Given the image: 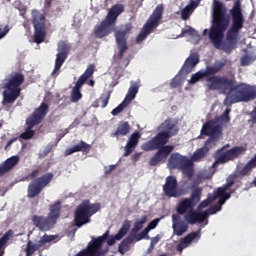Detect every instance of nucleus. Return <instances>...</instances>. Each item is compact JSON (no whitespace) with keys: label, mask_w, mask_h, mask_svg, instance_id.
Wrapping results in <instances>:
<instances>
[{"label":"nucleus","mask_w":256,"mask_h":256,"mask_svg":"<svg viewBox=\"0 0 256 256\" xmlns=\"http://www.w3.org/2000/svg\"><path fill=\"white\" fill-rule=\"evenodd\" d=\"M231 25L229 27V17L227 16V8L222 2L214 0L213 25L209 31V39L215 49H222L224 53H233L237 49L239 37L243 27H245V16L241 8V1L236 0L230 10ZM228 29V30H227ZM226 41L223 42V37Z\"/></svg>","instance_id":"nucleus-1"},{"label":"nucleus","mask_w":256,"mask_h":256,"mask_svg":"<svg viewBox=\"0 0 256 256\" xmlns=\"http://www.w3.org/2000/svg\"><path fill=\"white\" fill-rule=\"evenodd\" d=\"M221 71V66H207L203 70L207 87L210 91H221L226 95L224 105L231 107L234 103H247L256 99V88L240 82L237 84L235 78H227V76H215Z\"/></svg>","instance_id":"nucleus-2"},{"label":"nucleus","mask_w":256,"mask_h":256,"mask_svg":"<svg viewBox=\"0 0 256 256\" xmlns=\"http://www.w3.org/2000/svg\"><path fill=\"white\" fill-rule=\"evenodd\" d=\"M238 188H235L233 181L226 180V183L220 187V191H223L222 195L218 196V203L211 206L204 212H197V211H188L184 215V221L189 225H195V223H203L209 215H215V213H219L222 209V205H225V202L228 199H231V195L237 192Z\"/></svg>","instance_id":"nucleus-3"},{"label":"nucleus","mask_w":256,"mask_h":256,"mask_svg":"<svg viewBox=\"0 0 256 256\" xmlns=\"http://www.w3.org/2000/svg\"><path fill=\"white\" fill-rule=\"evenodd\" d=\"M167 143H169L167 133L159 132L151 140L141 145L142 151H156V149H158L149 161L151 167H155L159 165V163L167 161V158L171 155L173 149H175V146L167 145Z\"/></svg>","instance_id":"nucleus-4"},{"label":"nucleus","mask_w":256,"mask_h":256,"mask_svg":"<svg viewBox=\"0 0 256 256\" xmlns=\"http://www.w3.org/2000/svg\"><path fill=\"white\" fill-rule=\"evenodd\" d=\"M25 83V76L21 73H15L4 85L2 105H12L16 99L21 96V85Z\"/></svg>","instance_id":"nucleus-5"},{"label":"nucleus","mask_w":256,"mask_h":256,"mask_svg":"<svg viewBox=\"0 0 256 256\" xmlns=\"http://www.w3.org/2000/svg\"><path fill=\"white\" fill-rule=\"evenodd\" d=\"M101 209V204H91L89 200H84L80 205L77 206L74 214V225L81 229L83 225L91 223V217L95 215Z\"/></svg>","instance_id":"nucleus-6"},{"label":"nucleus","mask_w":256,"mask_h":256,"mask_svg":"<svg viewBox=\"0 0 256 256\" xmlns=\"http://www.w3.org/2000/svg\"><path fill=\"white\" fill-rule=\"evenodd\" d=\"M163 11V4H159L158 6H156L153 13L150 15L147 22L143 26L141 33L137 36L136 43H141V41H145L151 31H153L155 27H159V21L163 19Z\"/></svg>","instance_id":"nucleus-7"},{"label":"nucleus","mask_w":256,"mask_h":256,"mask_svg":"<svg viewBox=\"0 0 256 256\" xmlns=\"http://www.w3.org/2000/svg\"><path fill=\"white\" fill-rule=\"evenodd\" d=\"M227 147H229V144L217 150L215 163L223 165L229 163V161H235V159H239L241 155H245L247 152V147L245 146H235L230 150H226Z\"/></svg>","instance_id":"nucleus-8"},{"label":"nucleus","mask_w":256,"mask_h":256,"mask_svg":"<svg viewBox=\"0 0 256 256\" xmlns=\"http://www.w3.org/2000/svg\"><path fill=\"white\" fill-rule=\"evenodd\" d=\"M53 177V173L49 172L30 182L27 188L28 199H35V197L41 195V191L53 181Z\"/></svg>","instance_id":"nucleus-9"},{"label":"nucleus","mask_w":256,"mask_h":256,"mask_svg":"<svg viewBox=\"0 0 256 256\" xmlns=\"http://www.w3.org/2000/svg\"><path fill=\"white\" fill-rule=\"evenodd\" d=\"M202 195L203 188H196L192 190L189 198H184L179 202L176 208L178 215H185L189 209V211H195L193 210V207L201 201Z\"/></svg>","instance_id":"nucleus-10"},{"label":"nucleus","mask_w":256,"mask_h":256,"mask_svg":"<svg viewBox=\"0 0 256 256\" xmlns=\"http://www.w3.org/2000/svg\"><path fill=\"white\" fill-rule=\"evenodd\" d=\"M256 167V155L248 161V163L242 168H237L235 172L230 174L226 181H232L235 189H240V187H243V182H241V179L245 177L246 175H251V171L255 169Z\"/></svg>","instance_id":"nucleus-11"},{"label":"nucleus","mask_w":256,"mask_h":256,"mask_svg":"<svg viewBox=\"0 0 256 256\" xmlns=\"http://www.w3.org/2000/svg\"><path fill=\"white\" fill-rule=\"evenodd\" d=\"M200 135H205L209 137L206 141V145H216L219 143V139H221V135H223V130L221 126L215 125V122L208 121L206 122L201 129Z\"/></svg>","instance_id":"nucleus-12"},{"label":"nucleus","mask_w":256,"mask_h":256,"mask_svg":"<svg viewBox=\"0 0 256 256\" xmlns=\"http://www.w3.org/2000/svg\"><path fill=\"white\" fill-rule=\"evenodd\" d=\"M94 73H95V65L91 64L87 67L85 72L78 78L71 93L72 103H77V101L81 100V98L83 97V94H81V89H83V85L87 83V80L90 79V77H93Z\"/></svg>","instance_id":"nucleus-13"},{"label":"nucleus","mask_w":256,"mask_h":256,"mask_svg":"<svg viewBox=\"0 0 256 256\" xmlns=\"http://www.w3.org/2000/svg\"><path fill=\"white\" fill-rule=\"evenodd\" d=\"M131 29H133V26L131 25V23H128L125 24L124 30H116L114 33L120 59H123L125 52L127 51V49H129V46H127V35L131 33Z\"/></svg>","instance_id":"nucleus-14"},{"label":"nucleus","mask_w":256,"mask_h":256,"mask_svg":"<svg viewBox=\"0 0 256 256\" xmlns=\"http://www.w3.org/2000/svg\"><path fill=\"white\" fill-rule=\"evenodd\" d=\"M58 53L56 54L55 66L52 71V76L59 75V70L63 67V63L67 61L69 57V51H71V45L65 43V41H60L57 48Z\"/></svg>","instance_id":"nucleus-15"},{"label":"nucleus","mask_w":256,"mask_h":256,"mask_svg":"<svg viewBox=\"0 0 256 256\" xmlns=\"http://www.w3.org/2000/svg\"><path fill=\"white\" fill-rule=\"evenodd\" d=\"M163 193L166 197H174L175 199L185 195L181 190H179V183L177 182V177L168 176L166 177L165 184L162 186Z\"/></svg>","instance_id":"nucleus-16"},{"label":"nucleus","mask_w":256,"mask_h":256,"mask_svg":"<svg viewBox=\"0 0 256 256\" xmlns=\"http://www.w3.org/2000/svg\"><path fill=\"white\" fill-rule=\"evenodd\" d=\"M34 25V43L37 45H41L43 41H45V37L47 36L46 28H45V16L40 15L36 16L33 19Z\"/></svg>","instance_id":"nucleus-17"},{"label":"nucleus","mask_w":256,"mask_h":256,"mask_svg":"<svg viewBox=\"0 0 256 256\" xmlns=\"http://www.w3.org/2000/svg\"><path fill=\"white\" fill-rule=\"evenodd\" d=\"M49 113V104L42 102L38 108H36L31 115V117L27 118L30 121V125H39L47 114Z\"/></svg>","instance_id":"nucleus-18"},{"label":"nucleus","mask_w":256,"mask_h":256,"mask_svg":"<svg viewBox=\"0 0 256 256\" xmlns=\"http://www.w3.org/2000/svg\"><path fill=\"white\" fill-rule=\"evenodd\" d=\"M199 239H201V231L189 233L184 238L180 239L179 244L176 246V251L181 255V253H183V249H187V247H189V245L194 241L197 243Z\"/></svg>","instance_id":"nucleus-19"},{"label":"nucleus","mask_w":256,"mask_h":256,"mask_svg":"<svg viewBox=\"0 0 256 256\" xmlns=\"http://www.w3.org/2000/svg\"><path fill=\"white\" fill-rule=\"evenodd\" d=\"M172 223L173 233L174 235H177V237H181L184 233H187V231L189 230V224L183 221L179 214L172 215Z\"/></svg>","instance_id":"nucleus-20"},{"label":"nucleus","mask_w":256,"mask_h":256,"mask_svg":"<svg viewBox=\"0 0 256 256\" xmlns=\"http://www.w3.org/2000/svg\"><path fill=\"white\" fill-rule=\"evenodd\" d=\"M197 63H199V54L194 53L191 54L184 62L181 70L179 71L180 75H189L193 68L196 67Z\"/></svg>","instance_id":"nucleus-21"},{"label":"nucleus","mask_w":256,"mask_h":256,"mask_svg":"<svg viewBox=\"0 0 256 256\" xmlns=\"http://www.w3.org/2000/svg\"><path fill=\"white\" fill-rule=\"evenodd\" d=\"M189 159L179 153L171 154L168 163L171 166V169H181L186 167L189 163Z\"/></svg>","instance_id":"nucleus-22"},{"label":"nucleus","mask_w":256,"mask_h":256,"mask_svg":"<svg viewBox=\"0 0 256 256\" xmlns=\"http://www.w3.org/2000/svg\"><path fill=\"white\" fill-rule=\"evenodd\" d=\"M32 223L39 231H49L53 228V224L49 218L44 216L34 215L32 217Z\"/></svg>","instance_id":"nucleus-23"},{"label":"nucleus","mask_w":256,"mask_h":256,"mask_svg":"<svg viewBox=\"0 0 256 256\" xmlns=\"http://www.w3.org/2000/svg\"><path fill=\"white\" fill-rule=\"evenodd\" d=\"M161 127L163 129L162 133H166L168 139L171 137H175L177 133H179V127L177 126V122L173 121V119L168 118L162 124Z\"/></svg>","instance_id":"nucleus-24"},{"label":"nucleus","mask_w":256,"mask_h":256,"mask_svg":"<svg viewBox=\"0 0 256 256\" xmlns=\"http://www.w3.org/2000/svg\"><path fill=\"white\" fill-rule=\"evenodd\" d=\"M89 151H91V145L81 140L78 144L74 145L73 147L67 148L64 152V156L69 157V155H73V153H79V152L87 155Z\"/></svg>","instance_id":"nucleus-25"},{"label":"nucleus","mask_w":256,"mask_h":256,"mask_svg":"<svg viewBox=\"0 0 256 256\" xmlns=\"http://www.w3.org/2000/svg\"><path fill=\"white\" fill-rule=\"evenodd\" d=\"M139 139H141V134L139 132H134L131 134L126 146L124 157H129L133 151H135V147L139 145Z\"/></svg>","instance_id":"nucleus-26"},{"label":"nucleus","mask_w":256,"mask_h":256,"mask_svg":"<svg viewBox=\"0 0 256 256\" xmlns=\"http://www.w3.org/2000/svg\"><path fill=\"white\" fill-rule=\"evenodd\" d=\"M111 25L113 24L108 19L101 22V24L94 30L98 39H103V37H107V35L112 33L113 29H111Z\"/></svg>","instance_id":"nucleus-27"},{"label":"nucleus","mask_w":256,"mask_h":256,"mask_svg":"<svg viewBox=\"0 0 256 256\" xmlns=\"http://www.w3.org/2000/svg\"><path fill=\"white\" fill-rule=\"evenodd\" d=\"M19 156L15 155L8 159H6L1 165H0V177H3L5 173H9L15 165L19 163Z\"/></svg>","instance_id":"nucleus-28"},{"label":"nucleus","mask_w":256,"mask_h":256,"mask_svg":"<svg viewBox=\"0 0 256 256\" xmlns=\"http://www.w3.org/2000/svg\"><path fill=\"white\" fill-rule=\"evenodd\" d=\"M49 213L47 218L50 220L52 225L57 223V219L61 217V201H57L56 203L52 204L49 208Z\"/></svg>","instance_id":"nucleus-29"},{"label":"nucleus","mask_w":256,"mask_h":256,"mask_svg":"<svg viewBox=\"0 0 256 256\" xmlns=\"http://www.w3.org/2000/svg\"><path fill=\"white\" fill-rule=\"evenodd\" d=\"M124 8L121 4H116L111 7V9L108 12V15L106 16V19L112 24L115 25L117 18L123 13Z\"/></svg>","instance_id":"nucleus-30"},{"label":"nucleus","mask_w":256,"mask_h":256,"mask_svg":"<svg viewBox=\"0 0 256 256\" xmlns=\"http://www.w3.org/2000/svg\"><path fill=\"white\" fill-rule=\"evenodd\" d=\"M137 93H139V83L131 81L130 82V87L128 89V92L124 98V101L130 105L131 101L137 97Z\"/></svg>","instance_id":"nucleus-31"},{"label":"nucleus","mask_w":256,"mask_h":256,"mask_svg":"<svg viewBox=\"0 0 256 256\" xmlns=\"http://www.w3.org/2000/svg\"><path fill=\"white\" fill-rule=\"evenodd\" d=\"M130 131L131 125H129V122L121 121L114 132V137H125V135H129Z\"/></svg>","instance_id":"nucleus-32"},{"label":"nucleus","mask_w":256,"mask_h":256,"mask_svg":"<svg viewBox=\"0 0 256 256\" xmlns=\"http://www.w3.org/2000/svg\"><path fill=\"white\" fill-rule=\"evenodd\" d=\"M213 147H216V145H207V142H205L204 147L196 150L194 152V161H199V159H203L209 153V149H213Z\"/></svg>","instance_id":"nucleus-33"},{"label":"nucleus","mask_w":256,"mask_h":256,"mask_svg":"<svg viewBox=\"0 0 256 256\" xmlns=\"http://www.w3.org/2000/svg\"><path fill=\"white\" fill-rule=\"evenodd\" d=\"M26 125H28L26 130L22 134H20V139H24L25 141L29 139H33V137H35V130H33V127L37 126V125L31 126V120H28V119H26Z\"/></svg>","instance_id":"nucleus-34"},{"label":"nucleus","mask_w":256,"mask_h":256,"mask_svg":"<svg viewBox=\"0 0 256 256\" xmlns=\"http://www.w3.org/2000/svg\"><path fill=\"white\" fill-rule=\"evenodd\" d=\"M129 229H131V221L126 220L123 223L120 230L118 231V233L116 234L117 241H121V239H123V237H125L126 233H129Z\"/></svg>","instance_id":"nucleus-35"},{"label":"nucleus","mask_w":256,"mask_h":256,"mask_svg":"<svg viewBox=\"0 0 256 256\" xmlns=\"http://www.w3.org/2000/svg\"><path fill=\"white\" fill-rule=\"evenodd\" d=\"M39 249H41L39 242L35 244L33 241L29 240L25 248L26 256H32L36 251H39Z\"/></svg>","instance_id":"nucleus-36"},{"label":"nucleus","mask_w":256,"mask_h":256,"mask_svg":"<svg viewBox=\"0 0 256 256\" xmlns=\"http://www.w3.org/2000/svg\"><path fill=\"white\" fill-rule=\"evenodd\" d=\"M13 237V230H8L1 238H0V256H3V249L7 245V242Z\"/></svg>","instance_id":"nucleus-37"},{"label":"nucleus","mask_w":256,"mask_h":256,"mask_svg":"<svg viewBox=\"0 0 256 256\" xmlns=\"http://www.w3.org/2000/svg\"><path fill=\"white\" fill-rule=\"evenodd\" d=\"M133 236H127L121 244L118 246V251L121 253V255H125V251H127L129 245L133 243Z\"/></svg>","instance_id":"nucleus-38"},{"label":"nucleus","mask_w":256,"mask_h":256,"mask_svg":"<svg viewBox=\"0 0 256 256\" xmlns=\"http://www.w3.org/2000/svg\"><path fill=\"white\" fill-rule=\"evenodd\" d=\"M193 165V162H191V160L188 162V165L186 166H182L180 171H182L184 173V175L187 176L188 178V183L193 181V167L191 166Z\"/></svg>","instance_id":"nucleus-39"},{"label":"nucleus","mask_w":256,"mask_h":256,"mask_svg":"<svg viewBox=\"0 0 256 256\" xmlns=\"http://www.w3.org/2000/svg\"><path fill=\"white\" fill-rule=\"evenodd\" d=\"M110 99H111V91H108L107 93L102 94L98 98L97 103L100 104V107H102V109H105V107H107V105H109Z\"/></svg>","instance_id":"nucleus-40"},{"label":"nucleus","mask_w":256,"mask_h":256,"mask_svg":"<svg viewBox=\"0 0 256 256\" xmlns=\"http://www.w3.org/2000/svg\"><path fill=\"white\" fill-rule=\"evenodd\" d=\"M147 223V216H142L140 220H137L134 223V226L132 228V233H139L140 230L143 229V225Z\"/></svg>","instance_id":"nucleus-41"},{"label":"nucleus","mask_w":256,"mask_h":256,"mask_svg":"<svg viewBox=\"0 0 256 256\" xmlns=\"http://www.w3.org/2000/svg\"><path fill=\"white\" fill-rule=\"evenodd\" d=\"M205 77H206V76H205L203 70H200V71L196 72L195 74H193V75L191 76V79H190V81H189V84H190V85H195V83L201 81V79H205Z\"/></svg>","instance_id":"nucleus-42"},{"label":"nucleus","mask_w":256,"mask_h":256,"mask_svg":"<svg viewBox=\"0 0 256 256\" xmlns=\"http://www.w3.org/2000/svg\"><path fill=\"white\" fill-rule=\"evenodd\" d=\"M55 239H57V235L44 234L38 243L40 244V247H43L45 243H51V241H55Z\"/></svg>","instance_id":"nucleus-43"},{"label":"nucleus","mask_w":256,"mask_h":256,"mask_svg":"<svg viewBox=\"0 0 256 256\" xmlns=\"http://www.w3.org/2000/svg\"><path fill=\"white\" fill-rule=\"evenodd\" d=\"M223 195V190H220L218 187L213 194H209L206 200L211 204L215 202L216 199H219V196Z\"/></svg>","instance_id":"nucleus-44"},{"label":"nucleus","mask_w":256,"mask_h":256,"mask_svg":"<svg viewBox=\"0 0 256 256\" xmlns=\"http://www.w3.org/2000/svg\"><path fill=\"white\" fill-rule=\"evenodd\" d=\"M181 85H183V77H181V75H176L170 83V87H172V89H177V87H181Z\"/></svg>","instance_id":"nucleus-45"},{"label":"nucleus","mask_w":256,"mask_h":256,"mask_svg":"<svg viewBox=\"0 0 256 256\" xmlns=\"http://www.w3.org/2000/svg\"><path fill=\"white\" fill-rule=\"evenodd\" d=\"M126 107H129V104H127L124 100L121 104H119L116 108H114L111 112V114L115 117L119 115V113H122Z\"/></svg>","instance_id":"nucleus-46"},{"label":"nucleus","mask_w":256,"mask_h":256,"mask_svg":"<svg viewBox=\"0 0 256 256\" xmlns=\"http://www.w3.org/2000/svg\"><path fill=\"white\" fill-rule=\"evenodd\" d=\"M229 113H231V109L227 108L221 116H219L218 121L219 123H229L231 121V117L229 116Z\"/></svg>","instance_id":"nucleus-47"},{"label":"nucleus","mask_w":256,"mask_h":256,"mask_svg":"<svg viewBox=\"0 0 256 256\" xmlns=\"http://www.w3.org/2000/svg\"><path fill=\"white\" fill-rule=\"evenodd\" d=\"M185 35H190V37H199V32L189 26L187 29L182 30L181 37H185Z\"/></svg>","instance_id":"nucleus-48"},{"label":"nucleus","mask_w":256,"mask_h":256,"mask_svg":"<svg viewBox=\"0 0 256 256\" xmlns=\"http://www.w3.org/2000/svg\"><path fill=\"white\" fill-rule=\"evenodd\" d=\"M189 178L184 182V185H186L187 189H199V181H197L195 178H192V181L188 182Z\"/></svg>","instance_id":"nucleus-49"},{"label":"nucleus","mask_w":256,"mask_h":256,"mask_svg":"<svg viewBox=\"0 0 256 256\" xmlns=\"http://www.w3.org/2000/svg\"><path fill=\"white\" fill-rule=\"evenodd\" d=\"M193 12V10H191V6H186L182 12H181V17L184 21H187V19H189V17H191V13Z\"/></svg>","instance_id":"nucleus-50"},{"label":"nucleus","mask_w":256,"mask_h":256,"mask_svg":"<svg viewBox=\"0 0 256 256\" xmlns=\"http://www.w3.org/2000/svg\"><path fill=\"white\" fill-rule=\"evenodd\" d=\"M159 224V218H156L154 220H152L148 226L146 227L149 231H151V229H155V227H157V225Z\"/></svg>","instance_id":"nucleus-51"},{"label":"nucleus","mask_w":256,"mask_h":256,"mask_svg":"<svg viewBox=\"0 0 256 256\" xmlns=\"http://www.w3.org/2000/svg\"><path fill=\"white\" fill-rule=\"evenodd\" d=\"M241 65H243V67H247V65H251V58L249 56H243L241 59Z\"/></svg>","instance_id":"nucleus-52"},{"label":"nucleus","mask_w":256,"mask_h":256,"mask_svg":"<svg viewBox=\"0 0 256 256\" xmlns=\"http://www.w3.org/2000/svg\"><path fill=\"white\" fill-rule=\"evenodd\" d=\"M211 204L209 203V200L205 199L198 205V211H201L205 209L206 207H209Z\"/></svg>","instance_id":"nucleus-53"},{"label":"nucleus","mask_w":256,"mask_h":256,"mask_svg":"<svg viewBox=\"0 0 256 256\" xmlns=\"http://www.w3.org/2000/svg\"><path fill=\"white\" fill-rule=\"evenodd\" d=\"M35 177H39V169L33 170L27 177L26 180L35 179Z\"/></svg>","instance_id":"nucleus-54"},{"label":"nucleus","mask_w":256,"mask_h":256,"mask_svg":"<svg viewBox=\"0 0 256 256\" xmlns=\"http://www.w3.org/2000/svg\"><path fill=\"white\" fill-rule=\"evenodd\" d=\"M7 33H9V26H5L4 29L0 27V39H3Z\"/></svg>","instance_id":"nucleus-55"},{"label":"nucleus","mask_w":256,"mask_h":256,"mask_svg":"<svg viewBox=\"0 0 256 256\" xmlns=\"http://www.w3.org/2000/svg\"><path fill=\"white\" fill-rule=\"evenodd\" d=\"M116 165H110L109 167H105V175H111V172L115 171Z\"/></svg>","instance_id":"nucleus-56"},{"label":"nucleus","mask_w":256,"mask_h":256,"mask_svg":"<svg viewBox=\"0 0 256 256\" xmlns=\"http://www.w3.org/2000/svg\"><path fill=\"white\" fill-rule=\"evenodd\" d=\"M199 3H201V1H199V0H192L191 2H190V5H187V7H191V11H193V9H195L196 7H198L199 6Z\"/></svg>","instance_id":"nucleus-57"},{"label":"nucleus","mask_w":256,"mask_h":256,"mask_svg":"<svg viewBox=\"0 0 256 256\" xmlns=\"http://www.w3.org/2000/svg\"><path fill=\"white\" fill-rule=\"evenodd\" d=\"M107 243L109 245V247H111L112 245H115V242L117 241V234L114 237L111 238H107Z\"/></svg>","instance_id":"nucleus-58"},{"label":"nucleus","mask_w":256,"mask_h":256,"mask_svg":"<svg viewBox=\"0 0 256 256\" xmlns=\"http://www.w3.org/2000/svg\"><path fill=\"white\" fill-rule=\"evenodd\" d=\"M160 240H161V236L157 235V236L151 238L150 244L155 246L159 243Z\"/></svg>","instance_id":"nucleus-59"},{"label":"nucleus","mask_w":256,"mask_h":256,"mask_svg":"<svg viewBox=\"0 0 256 256\" xmlns=\"http://www.w3.org/2000/svg\"><path fill=\"white\" fill-rule=\"evenodd\" d=\"M141 236L144 238V239H149V230L147 228H145L144 230H142L140 232Z\"/></svg>","instance_id":"nucleus-60"},{"label":"nucleus","mask_w":256,"mask_h":256,"mask_svg":"<svg viewBox=\"0 0 256 256\" xmlns=\"http://www.w3.org/2000/svg\"><path fill=\"white\" fill-rule=\"evenodd\" d=\"M15 141H17V138H12V139H10V140L7 142L6 146H5V149H9V147H10L11 145H13V143H15Z\"/></svg>","instance_id":"nucleus-61"},{"label":"nucleus","mask_w":256,"mask_h":256,"mask_svg":"<svg viewBox=\"0 0 256 256\" xmlns=\"http://www.w3.org/2000/svg\"><path fill=\"white\" fill-rule=\"evenodd\" d=\"M141 157V153H135L133 156H132V159L133 161L137 162L139 161V158Z\"/></svg>","instance_id":"nucleus-62"},{"label":"nucleus","mask_w":256,"mask_h":256,"mask_svg":"<svg viewBox=\"0 0 256 256\" xmlns=\"http://www.w3.org/2000/svg\"><path fill=\"white\" fill-rule=\"evenodd\" d=\"M142 239H144V238L140 233L133 237V241H135V240L136 241H141Z\"/></svg>","instance_id":"nucleus-63"},{"label":"nucleus","mask_w":256,"mask_h":256,"mask_svg":"<svg viewBox=\"0 0 256 256\" xmlns=\"http://www.w3.org/2000/svg\"><path fill=\"white\" fill-rule=\"evenodd\" d=\"M153 249H155V245L150 243V246L148 248V253H151V251H153Z\"/></svg>","instance_id":"nucleus-64"}]
</instances>
